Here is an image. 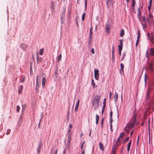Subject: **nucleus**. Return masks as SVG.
Here are the masks:
<instances>
[{
    "label": "nucleus",
    "mask_w": 154,
    "mask_h": 154,
    "mask_svg": "<svg viewBox=\"0 0 154 154\" xmlns=\"http://www.w3.org/2000/svg\"><path fill=\"white\" fill-rule=\"evenodd\" d=\"M138 19L140 22L141 23L142 25L143 29H144L146 26L147 21L145 20V17L144 16L142 17L141 15V11L139 9H138Z\"/></svg>",
    "instance_id": "nucleus-1"
},
{
    "label": "nucleus",
    "mask_w": 154,
    "mask_h": 154,
    "mask_svg": "<svg viewBox=\"0 0 154 154\" xmlns=\"http://www.w3.org/2000/svg\"><path fill=\"white\" fill-rule=\"evenodd\" d=\"M100 102V97L96 96L92 102V106L95 109L98 107L99 103Z\"/></svg>",
    "instance_id": "nucleus-2"
},
{
    "label": "nucleus",
    "mask_w": 154,
    "mask_h": 154,
    "mask_svg": "<svg viewBox=\"0 0 154 154\" xmlns=\"http://www.w3.org/2000/svg\"><path fill=\"white\" fill-rule=\"evenodd\" d=\"M135 123H130L127 124L124 130L128 133L131 129L134 127Z\"/></svg>",
    "instance_id": "nucleus-3"
},
{
    "label": "nucleus",
    "mask_w": 154,
    "mask_h": 154,
    "mask_svg": "<svg viewBox=\"0 0 154 154\" xmlns=\"http://www.w3.org/2000/svg\"><path fill=\"white\" fill-rule=\"evenodd\" d=\"M125 136V133H121L119 136V138L117 139L116 142V144L117 146H118L120 144V143L122 140V138Z\"/></svg>",
    "instance_id": "nucleus-4"
},
{
    "label": "nucleus",
    "mask_w": 154,
    "mask_h": 154,
    "mask_svg": "<svg viewBox=\"0 0 154 154\" xmlns=\"http://www.w3.org/2000/svg\"><path fill=\"white\" fill-rule=\"evenodd\" d=\"M94 76L95 79L97 80H98L99 79V71L97 69H95L94 70Z\"/></svg>",
    "instance_id": "nucleus-5"
},
{
    "label": "nucleus",
    "mask_w": 154,
    "mask_h": 154,
    "mask_svg": "<svg viewBox=\"0 0 154 154\" xmlns=\"http://www.w3.org/2000/svg\"><path fill=\"white\" fill-rule=\"evenodd\" d=\"M106 4L108 7L113 6L112 0H107Z\"/></svg>",
    "instance_id": "nucleus-6"
},
{
    "label": "nucleus",
    "mask_w": 154,
    "mask_h": 154,
    "mask_svg": "<svg viewBox=\"0 0 154 154\" xmlns=\"http://www.w3.org/2000/svg\"><path fill=\"white\" fill-rule=\"evenodd\" d=\"M68 138L69 139V142H70V140L71 138V136L72 134V132L70 129H69L68 131Z\"/></svg>",
    "instance_id": "nucleus-7"
},
{
    "label": "nucleus",
    "mask_w": 154,
    "mask_h": 154,
    "mask_svg": "<svg viewBox=\"0 0 154 154\" xmlns=\"http://www.w3.org/2000/svg\"><path fill=\"white\" fill-rule=\"evenodd\" d=\"M65 17V13L64 12H63L61 15V22L62 24L64 22V18Z\"/></svg>",
    "instance_id": "nucleus-8"
},
{
    "label": "nucleus",
    "mask_w": 154,
    "mask_h": 154,
    "mask_svg": "<svg viewBox=\"0 0 154 154\" xmlns=\"http://www.w3.org/2000/svg\"><path fill=\"white\" fill-rule=\"evenodd\" d=\"M46 80V78L45 77H43L42 76V85L43 88H44L45 85Z\"/></svg>",
    "instance_id": "nucleus-9"
},
{
    "label": "nucleus",
    "mask_w": 154,
    "mask_h": 154,
    "mask_svg": "<svg viewBox=\"0 0 154 154\" xmlns=\"http://www.w3.org/2000/svg\"><path fill=\"white\" fill-rule=\"evenodd\" d=\"M79 100H78V101L76 102V104L75 105V111H77L78 108H79Z\"/></svg>",
    "instance_id": "nucleus-10"
},
{
    "label": "nucleus",
    "mask_w": 154,
    "mask_h": 154,
    "mask_svg": "<svg viewBox=\"0 0 154 154\" xmlns=\"http://www.w3.org/2000/svg\"><path fill=\"white\" fill-rule=\"evenodd\" d=\"M36 59L37 62L38 63L41 62L42 61V58L38 57V52H37V53Z\"/></svg>",
    "instance_id": "nucleus-11"
},
{
    "label": "nucleus",
    "mask_w": 154,
    "mask_h": 154,
    "mask_svg": "<svg viewBox=\"0 0 154 154\" xmlns=\"http://www.w3.org/2000/svg\"><path fill=\"white\" fill-rule=\"evenodd\" d=\"M21 48L23 50H25L27 48V46L26 44H22L20 45Z\"/></svg>",
    "instance_id": "nucleus-12"
},
{
    "label": "nucleus",
    "mask_w": 154,
    "mask_h": 154,
    "mask_svg": "<svg viewBox=\"0 0 154 154\" xmlns=\"http://www.w3.org/2000/svg\"><path fill=\"white\" fill-rule=\"evenodd\" d=\"M99 146L100 149L102 150V151H103L104 150V147L103 143L101 142L99 143Z\"/></svg>",
    "instance_id": "nucleus-13"
},
{
    "label": "nucleus",
    "mask_w": 154,
    "mask_h": 154,
    "mask_svg": "<svg viewBox=\"0 0 154 154\" xmlns=\"http://www.w3.org/2000/svg\"><path fill=\"white\" fill-rule=\"evenodd\" d=\"M150 54L152 56L154 55V49L152 48H151L150 50Z\"/></svg>",
    "instance_id": "nucleus-14"
},
{
    "label": "nucleus",
    "mask_w": 154,
    "mask_h": 154,
    "mask_svg": "<svg viewBox=\"0 0 154 154\" xmlns=\"http://www.w3.org/2000/svg\"><path fill=\"white\" fill-rule=\"evenodd\" d=\"M118 98V95L116 92L115 94V96L114 97V100L115 102H116L117 101Z\"/></svg>",
    "instance_id": "nucleus-15"
},
{
    "label": "nucleus",
    "mask_w": 154,
    "mask_h": 154,
    "mask_svg": "<svg viewBox=\"0 0 154 154\" xmlns=\"http://www.w3.org/2000/svg\"><path fill=\"white\" fill-rule=\"evenodd\" d=\"M23 86L22 85H21L19 88L18 92L19 94L22 91Z\"/></svg>",
    "instance_id": "nucleus-16"
},
{
    "label": "nucleus",
    "mask_w": 154,
    "mask_h": 154,
    "mask_svg": "<svg viewBox=\"0 0 154 154\" xmlns=\"http://www.w3.org/2000/svg\"><path fill=\"white\" fill-rule=\"evenodd\" d=\"M99 118V116L97 114H96V124H98Z\"/></svg>",
    "instance_id": "nucleus-17"
},
{
    "label": "nucleus",
    "mask_w": 154,
    "mask_h": 154,
    "mask_svg": "<svg viewBox=\"0 0 154 154\" xmlns=\"http://www.w3.org/2000/svg\"><path fill=\"white\" fill-rule=\"evenodd\" d=\"M131 140H130L129 142L128 143V147H127V150L128 151H129L130 150V147L131 145Z\"/></svg>",
    "instance_id": "nucleus-18"
},
{
    "label": "nucleus",
    "mask_w": 154,
    "mask_h": 154,
    "mask_svg": "<svg viewBox=\"0 0 154 154\" xmlns=\"http://www.w3.org/2000/svg\"><path fill=\"white\" fill-rule=\"evenodd\" d=\"M124 34V31L123 29H122L121 30L120 33V36L121 37H122L123 36Z\"/></svg>",
    "instance_id": "nucleus-19"
},
{
    "label": "nucleus",
    "mask_w": 154,
    "mask_h": 154,
    "mask_svg": "<svg viewBox=\"0 0 154 154\" xmlns=\"http://www.w3.org/2000/svg\"><path fill=\"white\" fill-rule=\"evenodd\" d=\"M39 87V83L36 82L35 89L37 91L38 90V88Z\"/></svg>",
    "instance_id": "nucleus-20"
},
{
    "label": "nucleus",
    "mask_w": 154,
    "mask_h": 154,
    "mask_svg": "<svg viewBox=\"0 0 154 154\" xmlns=\"http://www.w3.org/2000/svg\"><path fill=\"white\" fill-rule=\"evenodd\" d=\"M152 66L153 65L151 64H149V69L152 71L153 70Z\"/></svg>",
    "instance_id": "nucleus-21"
},
{
    "label": "nucleus",
    "mask_w": 154,
    "mask_h": 154,
    "mask_svg": "<svg viewBox=\"0 0 154 154\" xmlns=\"http://www.w3.org/2000/svg\"><path fill=\"white\" fill-rule=\"evenodd\" d=\"M44 49H42L40 50V51L39 52V54L40 55H42L43 53V51Z\"/></svg>",
    "instance_id": "nucleus-22"
},
{
    "label": "nucleus",
    "mask_w": 154,
    "mask_h": 154,
    "mask_svg": "<svg viewBox=\"0 0 154 154\" xmlns=\"http://www.w3.org/2000/svg\"><path fill=\"white\" fill-rule=\"evenodd\" d=\"M105 29L106 31L107 32L109 33V26L108 25H106V26Z\"/></svg>",
    "instance_id": "nucleus-23"
},
{
    "label": "nucleus",
    "mask_w": 154,
    "mask_h": 154,
    "mask_svg": "<svg viewBox=\"0 0 154 154\" xmlns=\"http://www.w3.org/2000/svg\"><path fill=\"white\" fill-rule=\"evenodd\" d=\"M92 27H91L90 29V36H92Z\"/></svg>",
    "instance_id": "nucleus-24"
},
{
    "label": "nucleus",
    "mask_w": 154,
    "mask_h": 154,
    "mask_svg": "<svg viewBox=\"0 0 154 154\" xmlns=\"http://www.w3.org/2000/svg\"><path fill=\"white\" fill-rule=\"evenodd\" d=\"M86 15V14L85 13H84L82 15V20H84L85 19V17Z\"/></svg>",
    "instance_id": "nucleus-25"
},
{
    "label": "nucleus",
    "mask_w": 154,
    "mask_h": 154,
    "mask_svg": "<svg viewBox=\"0 0 154 154\" xmlns=\"http://www.w3.org/2000/svg\"><path fill=\"white\" fill-rule=\"evenodd\" d=\"M149 52V50H147V51H146V53L145 55H146V56L147 58H148V57H149V55H148Z\"/></svg>",
    "instance_id": "nucleus-26"
},
{
    "label": "nucleus",
    "mask_w": 154,
    "mask_h": 154,
    "mask_svg": "<svg viewBox=\"0 0 154 154\" xmlns=\"http://www.w3.org/2000/svg\"><path fill=\"white\" fill-rule=\"evenodd\" d=\"M138 35L137 37V38L140 39V32L139 30H138Z\"/></svg>",
    "instance_id": "nucleus-27"
},
{
    "label": "nucleus",
    "mask_w": 154,
    "mask_h": 154,
    "mask_svg": "<svg viewBox=\"0 0 154 154\" xmlns=\"http://www.w3.org/2000/svg\"><path fill=\"white\" fill-rule=\"evenodd\" d=\"M91 84L93 86V87L94 88V86L95 85V84L94 83V80L93 79H92L91 81Z\"/></svg>",
    "instance_id": "nucleus-28"
},
{
    "label": "nucleus",
    "mask_w": 154,
    "mask_h": 154,
    "mask_svg": "<svg viewBox=\"0 0 154 154\" xmlns=\"http://www.w3.org/2000/svg\"><path fill=\"white\" fill-rule=\"evenodd\" d=\"M122 46H122V45H119L118 46L119 50H120V51H122Z\"/></svg>",
    "instance_id": "nucleus-29"
},
{
    "label": "nucleus",
    "mask_w": 154,
    "mask_h": 154,
    "mask_svg": "<svg viewBox=\"0 0 154 154\" xmlns=\"http://www.w3.org/2000/svg\"><path fill=\"white\" fill-rule=\"evenodd\" d=\"M62 58V55L61 54H60L58 57V62H59V61L61 60Z\"/></svg>",
    "instance_id": "nucleus-30"
},
{
    "label": "nucleus",
    "mask_w": 154,
    "mask_h": 154,
    "mask_svg": "<svg viewBox=\"0 0 154 154\" xmlns=\"http://www.w3.org/2000/svg\"><path fill=\"white\" fill-rule=\"evenodd\" d=\"M135 0H133L132 2V6H133V8L135 6Z\"/></svg>",
    "instance_id": "nucleus-31"
},
{
    "label": "nucleus",
    "mask_w": 154,
    "mask_h": 154,
    "mask_svg": "<svg viewBox=\"0 0 154 154\" xmlns=\"http://www.w3.org/2000/svg\"><path fill=\"white\" fill-rule=\"evenodd\" d=\"M150 41L152 43V44H153V40H154V38H153L152 37L151 38H149Z\"/></svg>",
    "instance_id": "nucleus-32"
},
{
    "label": "nucleus",
    "mask_w": 154,
    "mask_h": 154,
    "mask_svg": "<svg viewBox=\"0 0 154 154\" xmlns=\"http://www.w3.org/2000/svg\"><path fill=\"white\" fill-rule=\"evenodd\" d=\"M39 76L38 75L36 76V82L39 83Z\"/></svg>",
    "instance_id": "nucleus-33"
},
{
    "label": "nucleus",
    "mask_w": 154,
    "mask_h": 154,
    "mask_svg": "<svg viewBox=\"0 0 154 154\" xmlns=\"http://www.w3.org/2000/svg\"><path fill=\"white\" fill-rule=\"evenodd\" d=\"M147 79V75L146 73L145 74V76H144V81L145 83H146V80Z\"/></svg>",
    "instance_id": "nucleus-34"
},
{
    "label": "nucleus",
    "mask_w": 154,
    "mask_h": 154,
    "mask_svg": "<svg viewBox=\"0 0 154 154\" xmlns=\"http://www.w3.org/2000/svg\"><path fill=\"white\" fill-rule=\"evenodd\" d=\"M20 109V107L19 106H17V112H19Z\"/></svg>",
    "instance_id": "nucleus-35"
},
{
    "label": "nucleus",
    "mask_w": 154,
    "mask_h": 154,
    "mask_svg": "<svg viewBox=\"0 0 154 154\" xmlns=\"http://www.w3.org/2000/svg\"><path fill=\"white\" fill-rule=\"evenodd\" d=\"M139 39L137 38V41H136V46L137 47L138 45V44L139 42Z\"/></svg>",
    "instance_id": "nucleus-36"
},
{
    "label": "nucleus",
    "mask_w": 154,
    "mask_h": 154,
    "mask_svg": "<svg viewBox=\"0 0 154 154\" xmlns=\"http://www.w3.org/2000/svg\"><path fill=\"white\" fill-rule=\"evenodd\" d=\"M114 50H115V48L114 47V46H113L112 48V54L113 55V54H114Z\"/></svg>",
    "instance_id": "nucleus-37"
},
{
    "label": "nucleus",
    "mask_w": 154,
    "mask_h": 154,
    "mask_svg": "<svg viewBox=\"0 0 154 154\" xmlns=\"http://www.w3.org/2000/svg\"><path fill=\"white\" fill-rule=\"evenodd\" d=\"M151 5L149 4L148 6V10H149V11H150V10L151 9Z\"/></svg>",
    "instance_id": "nucleus-38"
},
{
    "label": "nucleus",
    "mask_w": 154,
    "mask_h": 154,
    "mask_svg": "<svg viewBox=\"0 0 154 154\" xmlns=\"http://www.w3.org/2000/svg\"><path fill=\"white\" fill-rule=\"evenodd\" d=\"M120 66H121V68H122V69H124V65L123 63H121Z\"/></svg>",
    "instance_id": "nucleus-39"
},
{
    "label": "nucleus",
    "mask_w": 154,
    "mask_h": 154,
    "mask_svg": "<svg viewBox=\"0 0 154 154\" xmlns=\"http://www.w3.org/2000/svg\"><path fill=\"white\" fill-rule=\"evenodd\" d=\"M91 52L93 54H94V50L93 48L91 49Z\"/></svg>",
    "instance_id": "nucleus-40"
},
{
    "label": "nucleus",
    "mask_w": 154,
    "mask_h": 154,
    "mask_svg": "<svg viewBox=\"0 0 154 154\" xmlns=\"http://www.w3.org/2000/svg\"><path fill=\"white\" fill-rule=\"evenodd\" d=\"M123 69L122 68H120V72L122 74L123 72Z\"/></svg>",
    "instance_id": "nucleus-41"
},
{
    "label": "nucleus",
    "mask_w": 154,
    "mask_h": 154,
    "mask_svg": "<svg viewBox=\"0 0 154 154\" xmlns=\"http://www.w3.org/2000/svg\"><path fill=\"white\" fill-rule=\"evenodd\" d=\"M149 19H151L152 18H153V16L152 15H151L150 13H149Z\"/></svg>",
    "instance_id": "nucleus-42"
},
{
    "label": "nucleus",
    "mask_w": 154,
    "mask_h": 154,
    "mask_svg": "<svg viewBox=\"0 0 154 154\" xmlns=\"http://www.w3.org/2000/svg\"><path fill=\"white\" fill-rule=\"evenodd\" d=\"M129 139V137H127L124 140V142H125L126 141H128Z\"/></svg>",
    "instance_id": "nucleus-43"
},
{
    "label": "nucleus",
    "mask_w": 154,
    "mask_h": 154,
    "mask_svg": "<svg viewBox=\"0 0 154 154\" xmlns=\"http://www.w3.org/2000/svg\"><path fill=\"white\" fill-rule=\"evenodd\" d=\"M120 45H122V46H123V42L122 40H120Z\"/></svg>",
    "instance_id": "nucleus-44"
},
{
    "label": "nucleus",
    "mask_w": 154,
    "mask_h": 154,
    "mask_svg": "<svg viewBox=\"0 0 154 154\" xmlns=\"http://www.w3.org/2000/svg\"><path fill=\"white\" fill-rule=\"evenodd\" d=\"M85 8H86L87 5V0H85Z\"/></svg>",
    "instance_id": "nucleus-45"
},
{
    "label": "nucleus",
    "mask_w": 154,
    "mask_h": 154,
    "mask_svg": "<svg viewBox=\"0 0 154 154\" xmlns=\"http://www.w3.org/2000/svg\"><path fill=\"white\" fill-rule=\"evenodd\" d=\"M10 130H8L7 132L6 133L7 135H8L9 134V133H10Z\"/></svg>",
    "instance_id": "nucleus-46"
},
{
    "label": "nucleus",
    "mask_w": 154,
    "mask_h": 154,
    "mask_svg": "<svg viewBox=\"0 0 154 154\" xmlns=\"http://www.w3.org/2000/svg\"><path fill=\"white\" fill-rule=\"evenodd\" d=\"M54 3L53 2H51V6L52 7L53 9H54Z\"/></svg>",
    "instance_id": "nucleus-47"
},
{
    "label": "nucleus",
    "mask_w": 154,
    "mask_h": 154,
    "mask_svg": "<svg viewBox=\"0 0 154 154\" xmlns=\"http://www.w3.org/2000/svg\"><path fill=\"white\" fill-rule=\"evenodd\" d=\"M112 60L113 61H114V54H113V55H112Z\"/></svg>",
    "instance_id": "nucleus-48"
},
{
    "label": "nucleus",
    "mask_w": 154,
    "mask_h": 154,
    "mask_svg": "<svg viewBox=\"0 0 154 154\" xmlns=\"http://www.w3.org/2000/svg\"><path fill=\"white\" fill-rule=\"evenodd\" d=\"M112 93L111 92H109V98L110 99L111 97V96H112Z\"/></svg>",
    "instance_id": "nucleus-49"
},
{
    "label": "nucleus",
    "mask_w": 154,
    "mask_h": 154,
    "mask_svg": "<svg viewBox=\"0 0 154 154\" xmlns=\"http://www.w3.org/2000/svg\"><path fill=\"white\" fill-rule=\"evenodd\" d=\"M69 128L70 129H71L72 127V125L71 124H69Z\"/></svg>",
    "instance_id": "nucleus-50"
},
{
    "label": "nucleus",
    "mask_w": 154,
    "mask_h": 154,
    "mask_svg": "<svg viewBox=\"0 0 154 154\" xmlns=\"http://www.w3.org/2000/svg\"><path fill=\"white\" fill-rule=\"evenodd\" d=\"M110 116H111V118L112 116V111L110 112Z\"/></svg>",
    "instance_id": "nucleus-51"
},
{
    "label": "nucleus",
    "mask_w": 154,
    "mask_h": 154,
    "mask_svg": "<svg viewBox=\"0 0 154 154\" xmlns=\"http://www.w3.org/2000/svg\"><path fill=\"white\" fill-rule=\"evenodd\" d=\"M121 51H120V50H119V54L120 55H121Z\"/></svg>",
    "instance_id": "nucleus-52"
},
{
    "label": "nucleus",
    "mask_w": 154,
    "mask_h": 154,
    "mask_svg": "<svg viewBox=\"0 0 154 154\" xmlns=\"http://www.w3.org/2000/svg\"><path fill=\"white\" fill-rule=\"evenodd\" d=\"M57 151H58L57 149H56V150L55 151V154H57Z\"/></svg>",
    "instance_id": "nucleus-53"
},
{
    "label": "nucleus",
    "mask_w": 154,
    "mask_h": 154,
    "mask_svg": "<svg viewBox=\"0 0 154 154\" xmlns=\"http://www.w3.org/2000/svg\"><path fill=\"white\" fill-rule=\"evenodd\" d=\"M40 147H39L38 148V152L39 151H40Z\"/></svg>",
    "instance_id": "nucleus-54"
},
{
    "label": "nucleus",
    "mask_w": 154,
    "mask_h": 154,
    "mask_svg": "<svg viewBox=\"0 0 154 154\" xmlns=\"http://www.w3.org/2000/svg\"><path fill=\"white\" fill-rule=\"evenodd\" d=\"M85 151L84 150H83L81 154H85Z\"/></svg>",
    "instance_id": "nucleus-55"
},
{
    "label": "nucleus",
    "mask_w": 154,
    "mask_h": 154,
    "mask_svg": "<svg viewBox=\"0 0 154 154\" xmlns=\"http://www.w3.org/2000/svg\"><path fill=\"white\" fill-rule=\"evenodd\" d=\"M152 0H150L149 1V4L151 5L152 4Z\"/></svg>",
    "instance_id": "nucleus-56"
},
{
    "label": "nucleus",
    "mask_w": 154,
    "mask_h": 154,
    "mask_svg": "<svg viewBox=\"0 0 154 154\" xmlns=\"http://www.w3.org/2000/svg\"><path fill=\"white\" fill-rule=\"evenodd\" d=\"M81 149H83V144H82V145H81Z\"/></svg>",
    "instance_id": "nucleus-57"
},
{
    "label": "nucleus",
    "mask_w": 154,
    "mask_h": 154,
    "mask_svg": "<svg viewBox=\"0 0 154 154\" xmlns=\"http://www.w3.org/2000/svg\"><path fill=\"white\" fill-rule=\"evenodd\" d=\"M133 131H132L130 133V135H131V136L132 135V134L133 133Z\"/></svg>",
    "instance_id": "nucleus-58"
},
{
    "label": "nucleus",
    "mask_w": 154,
    "mask_h": 154,
    "mask_svg": "<svg viewBox=\"0 0 154 154\" xmlns=\"http://www.w3.org/2000/svg\"><path fill=\"white\" fill-rule=\"evenodd\" d=\"M105 107V105H104L103 106V109H104V108Z\"/></svg>",
    "instance_id": "nucleus-59"
},
{
    "label": "nucleus",
    "mask_w": 154,
    "mask_h": 154,
    "mask_svg": "<svg viewBox=\"0 0 154 154\" xmlns=\"http://www.w3.org/2000/svg\"><path fill=\"white\" fill-rule=\"evenodd\" d=\"M19 122H20V123L22 122V120L20 119L19 120Z\"/></svg>",
    "instance_id": "nucleus-60"
},
{
    "label": "nucleus",
    "mask_w": 154,
    "mask_h": 154,
    "mask_svg": "<svg viewBox=\"0 0 154 154\" xmlns=\"http://www.w3.org/2000/svg\"><path fill=\"white\" fill-rule=\"evenodd\" d=\"M147 20L148 21L149 23V19L148 18H147Z\"/></svg>",
    "instance_id": "nucleus-61"
},
{
    "label": "nucleus",
    "mask_w": 154,
    "mask_h": 154,
    "mask_svg": "<svg viewBox=\"0 0 154 154\" xmlns=\"http://www.w3.org/2000/svg\"><path fill=\"white\" fill-rule=\"evenodd\" d=\"M110 123H111V125H110V128H111L112 127V125L111 124V122H110Z\"/></svg>",
    "instance_id": "nucleus-62"
},
{
    "label": "nucleus",
    "mask_w": 154,
    "mask_h": 154,
    "mask_svg": "<svg viewBox=\"0 0 154 154\" xmlns=\"http://www.w3.org/2000/svg\"><path fill=\"white\" fill-rule=\"evenodd\" d=\"M105 103H106V102L105 101V100H104V101L103 102V103L104 104V105H105Z\"/></svg>",
    "instance_id": "nucleus-63"
},
{
    "label": "nucleus",
    "mask_w": 154,
    "mask_h": 154,
    "mask_svg": "<svg viewBox=\"0 0 154 154\" xmlns=\"http://www.w3.org/2000/svg\"><path fill=\"white\" fill-rule=\"evenodd\" d=\"M85 142L84 141V142H83L82 143V144H83V145L85 144Z\"/></svg>",
    "instance_id": "nucleus-64"
}]
</instances>
